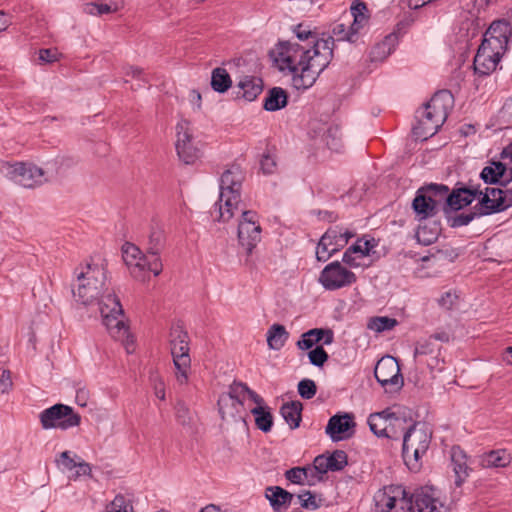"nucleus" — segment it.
<instances>
[{
  "label": "nucleus",
  "instance_id": "obj_35",
  "mask_svg": "<svg viewBox=\"0 0 512 512\" xmlns=\"http://www.w3.org/2000/svg\"><path fill=\"white\" fill-rule=\"evenodd\" d=\"M510 462L511 456L505 449L492 450L481 457V464L486 468H502Z\"/></svg>",
  "mask_w": 512,
  "mask_h": 512
},
{
  "label": "nucleus",
  "instance_id": "obj_10",
  "mask_svg": "<svg viewBox=\"0 0 512 512\" xmlns=\"http://www.w3.org/2000/svg\"><path fill=\"white\" fill-rule=\"evenodd\" d=\"M39 420L45 430L60 429L65 431L79 426L81 416L71 406L57 403L41 411Z\"/></svg>",
  "mask_w": 512,
  "mask_h": 512
},
{
  "label": "nucleus",
  "instance_id": "obj_2",
  "mask_svg": "<svg viewBox=\"0 0 512 512\" xmlns=\"http://www.w3.org/2000/svg\"><path fill=\"white\" fill-rule=\"evenodd\" d=\"M165 247V233L160 227H152L148 236L145 253L136 245L126 243L122 247V256L125 264L129 267L132 276L144 280L145 271L153 273L154 276L161 274L163 264L161 253Z\"/></svg>",
  "mask_w": 512,
  "mask_h": 512
},
{
  "label": "nucleus",
  "instance_id": "obj_9",
  "mask_svg": "<svg viewBox=\"0 0 512 512\" xmlns=\"http://www.w3.org/2000/svg\"><path fill=\"white\" fill-rule=\"evenodd\" d=\"M430 445V437L423 430L411 425L403 435L402 456L410 470L421 467L420 459L426 454Z\"/></svg>",
  "mask_w": 512,
  "mask_h": 512
},
{
  "label": "nucleus",
  "instance_id": "obj_50",
  "mask_svg": "<svg viewBox=\"0 0 512 512\" xmlns=\"http://www.w3.org/2000/svg\"><path fill=\"white\" fill-rule=\"evenodd\" d=\"M339 129L337 126H331L325 134V142L330 150L338 151L341 147L340 140L337 137Z\"/></svg>",
  "mask_w": 512,
  "mask_h": 512
},
{
  "label": "nucleus",
  "instance_id": "obj_47",
  "mask_svg": "<svg viewBox=\"0 0 512 512\" xmlns=\"http://www.w3.org/2000/svg\"><path fill=\"white\" fill-rule=\"evenodd\" d=\"M149 382L154 390L155 396L160 400H165V384L157 371H150Z\"/></svg>",
  "mask_w": 512,
  "mask_h": 512
},
{
  "label": "nucleus",
  "instance_id": "obj_15",
  "mask_svg": "<svg viewBox=\"0 0 512 512\" xmlns=\"http://www.w3.org/2000/svg\"><path fill=\"white\" fill-rule=\"evenodd\" d=\"M370 431L379 438H396L395 427L404 423V420L396 415L391 408L380 412L371 413L367 419Z\"/></svg>",
  "mask_w": 512,
  "mask_h": 512
},
{
  "label": "nucleus",
  "instance_id": "obj_5",
  "mask_svg": "<svg viewBox=\"0 0 512 512\" xmlns=\"http://www.w3.org/2000/svg\"><path fill=\"white\" fill-rule=\"evenodd\" d=\"M439 189L442 196L444 215L463 210L473 203L477 195L481 194V185L471 179L467 183L456 182L452 189L440 183Z\"/></svg>",
  "mask_w": 512,
  "mask_h": 512
},
{
  "label": "nucleus",
  "instance_id": "obj_6",
  "mask_svg": "<svg viewBox=\"0 0 512 512\" xmlns=\"http://www.w3.org/2000/svg\"><path fill=\"white\" fill-rule=\"evenodd\" d=\"M0 173L24 188H35L47 181L44 170L30 162H2Z\"/></svg>",
  "mask_w": 512,
  "mask_h": 512
},
{
  "label": "nucleus",
  "instance_id": "obj_52",
  "mask_svg": "<svg viewBox=\"0 0 512 512\" xmlns=\"http://www.w3.org/2000/svg\"><path fill=\"white\" fill-rule=\"evenodd\" d=\"M393 512H412L411 494L404 488V495L397 497V504Z\"/></svg>",
  "mask_w": 512,
  "mask_h": 512
},
{
  "label": "nucleus",
  "instance_id": "obj_13",
  "mask_svg": "<svg viewBox=\"0 0 512 512\" xmlns=\"http://www.w3.org/2000/svg\"><path fill=\"white\" fill-rule=\"evenodd\" d=\"M318 280L324 289L335 291L356 283L357 276L342 266L339 261H333L323 268Z\"/></svg>",
  "mask_w": 512,
  "mask_h": 512
},
{
  "label": "nucleus",
  "instance_id": "obj_32",
  "mask_svg": "<svg viewBox=\"0 0 512 512\" xmlns=\"http://www.w3.org/2000/svg\"><path fill=\"white\" fill-rule=\"evenodd\" d=\"M303 405L300 401H290L284 403L280 408V414L291 429L299 427L302 419Z\"/></svg>",
  "mask_w": 512,
  "mask_h": 512
},
{
  "label": "nucleus",
  "instance_id": "obj_7",
  "mask_svg": "<svg viewBox=\"0 0 512 512\" xmlns=\"http://www.w3.org/2000/svg\"><path fill=\"white\" fill-rule=\"evenodd\" d=\"M440 183H429L421 186L415 193L412 209L418 221L435 217L443 211Z\"/></svg>",
  "mask_w": 512,
  "mask_h": 512
},
{
  "label": "nucleus",
  "instance_id": "obj_18",
  "mask_svg": "<svg viewBox=\"0 0 512 512\" xmlns=\"http://www.w3.org/2000/svg\"><path fill=\"white\" fill-rule=\"evenodd\" d=\"M334 52V38L328 36L327 38H320L311 48V53L308 54L306 59L312 68L318 73H322L330 64Z\"/></svg>",
  "mask_w": 512,
  "mask_h": 512
},
{
  "label": "nucleus",
  "instance_id": "obj_44",
  "mask_svg": "<svg viewBox=\"0 0 512 512\" xmlns=\"http://www.w3.org/2000/svg\"><path fill=\"white\" fill-rule=\"evenodd\" d=\"M309 467H293L285 472V478L297 485H303L308 477Z\"/></svg>",
  "mask_w": 512,
  "mask_h": 512
},
{
  "label": "nucleus",
  "instance_id": "obj_61",
  "mask_svg": "<svg viewBox=\"0 0 512 512\" xmlns=\"http://www.w3.org/2000/svg\"><path fill=\"white\" fill-rule=\"evenodd\" d=\"M125 75L131 76V77L136 78V79H140V80L146 81L145 78L143 77V75H144L143 69L140 68V67H137V66H128V67H126L125 68Z\"/></svg>",
  "mask_w": 512,
  "mask_h": 512
},
{
  "label": "nucleus",
  "instance_id": "obj_26",
  "mask_svg": "<svg viewBox=\"0 0 512 512\" xmlns=\"http://www.w3.org/2000/svg\"><path fill=\"white\" fill-rule=\"evenodd\" d=\"M507 171V166L501 161H493L490 165L485 166L481 173L480 179L489 185L499 184L506 187L510 180H504V175Z\"/></svg>",
  "mask_w": 512,
  "mask_h": 512
},
{
  "label": "nucleus",
  "instance_id": "obj_40",
  "mask_svg": "<svg viewBox=\"0 0 512 512\" xmlns=\"http://www.w3.org/2000/svg\"><path fill=\"white\" fill-rule=\"evenodd\" d=\"M322 328H313L304 332L300 339L296 342V346L300 350L312 349L314 345L322 341Z\"/></svg>",
  "mask_w": 512,
  "mask_h": 512
},
{
  "label": "nucleus",
  "instance_id": "obj_23",
  "mask_svg": "<svg viewBox=\"0 0 512 512\" xmlns=\"http://www.w3.org/2000/svg\"><path fill=\"white\" fill-rule=\"evenodd\" d=\"M512 27L509 21L495 20L483 35V40H489L490 44L507 50Z\"/></svg>",
  "mask_w": 512,
  "mask_h": 512
},
{
  "label": "nucleus",
  "instance_id": "obj_42",
  "mask_svg": "<svg viewBox=\"0 0 512 512\" xmlns=\"http://www.w3.org/2000/svg\"><path fill=\"white\" fill-rule=\"evenodd\" d=\"M107 512H133L131 498L123 494L116 495L107 506Z\"/></svg>",
  "mask_w": 512,
  "mask_h": 512
},
{
  "label": "nucleus",
  "instance_id": "obj_38",
  "mask_svg": "<svg viewBox=\"0 0 512 512\" xmlns=\"http://www.w3.org/2000/svg\"><path fill=\"white\" fill-rule=\"evenodd\" d=\"M232 86V79L225 68L217 67L211 73V87L215 92L225 93Z\"/></svg>",
  "mask_w": 512,
  "mask_h": 512
},
{
  "label": "nucleus",
  "instance_id": "obj_22",
  "mask_svg": "<svg viewBox=\"0 0 512 512\" xmlns=\"http://www.w3.org/2000/svg\"><path fill=\"white\" fill-rule=\"evenodd\" d=\"M347 464L348 456L343 450H334L328 455H318L313 461L314 469L320 474H326L329 471H342Z\"/></svg>",
  "mask_w": 512,
  "mask_h": 512
},
{
  "label": "nucleus",
  "instance_id": "obj_54",
  "mask_svg": "<svg viewBox=\"0 0 512 512\" xmlns=\"http://www.w3.org/2000/svg\"><path fill=\"white\" fill-rule=\"evenodd\" d=\"M365 257H360L359 254H353L345 251L342 257V262L351 268H359L367 266L363 261Z\"/></svg>",
  "mask_w": 512,
  "mask_h": 512
},
{
  "label": "nucleus",
  "instance_id": "obj_14",
  "mask_svg": "<svg viewBox=\"0 0 512 512\" xmlns=\"http://www.w3.org/2000/svg\"><path fill=\"white\" fill-rule=\"evenodd\" d=\"M374 376L387 392H396L403 386V376L395 358L380 359L374 369Z\"/></svg>",
  "mask_w": 512,
  "mask_h": 512
},
{
  "label": "nucleus",
  "instance_id": "obj_3",
  "mask_svg": "<svg viewBox=\"0 0 512 512\" xmlns=\"http://www.w3.org/2000/svg\"><path fill=\"white\" fill-rule=\"evenodd\" d=\"M454 98L449 90L437 91L430 101L417 111V124L412 133L422 141L435 135L446 121Z\"/></svg>",
  "mask_w": 512,
  "mask_h": 512
},
{
  "label": "nucleus",
  "instance_id": "obj_17",
  "mask_svg": "<svg viewBox=\"0 0 512 512\" xmlns=\"http://www.w3.org/2000/svg\"><path fill=\"white\" fill-rule=\"evenodd\" d=\"M412 512H449L437 496V490L432 486H422L411 493Z\"/></svg>",
  "mask_w": 512,
  "mask_h": 512
},
{
  "label": "nucleus",
  "instance_id": "obj_62",
  "mask_svg": "<svg viewBox=\"0 0 512 512\" xmlns=\"http://www.w3.org/2000/svg\"><path fill=\"white\" fill-rule=\"evenodd\" d=\"M455 299L456 296L452 295L450 292H446L439 299V305L446 309H450L453 306Z\"/></svg>",
  "mask_w": 512,
  "mask_h": 512
},
{
  "label": "nucleus",
  "instance_id": "obj_16",
  "mask_svg": "<svg viewBox=\"0 0 512 512\" xmlns=\"http://www.w3.org/2000/svg\"><path fill=\"white\" fill-rule=\"evenodd\" d=\"M505 51L502 47L494 48L489 40H482L473 61L475 72L483 76L490 75L496 70Z\"/></svg>",
  "mask_w": 512,
  "mask_h": 512
},
{
  "label": "nucleus",
  "instance_id": "obj_49",
  "mask_svg": "<svg viewBox=\"0 0 512 512\" xmlns=\"http://www.w3.org/2000/svg\"><path fill=\"white\" fill-rule=\"evenodd\" d=\"M330 36H333L334 43L339 41H348L350 43L354 42L353 37L350 35L348 26H346L344 23L334 24L332 28V34Z\"/></svg>",
  "mask_w": 512,
  "mask_h": 512
},
{
  "label": "nucleus",
  "instance_id": "obj_11",
  "mask_svg": "<svg viewBox=\"0 0 512 512\" xmlns=\"http://www.w3.org/2000/svg\"><path fill=\"white\" fill-rule=\"evenodd\" d=\"M311 49H307L298 43L290 41H281L276 47V56L274 61L280 71L295 73L299 70V65L306 61Z\"/></svg>",
  "mask_w": 512,
  "mask_h": 512
},
{
  "label": "nucleus",
  "instance_id": "obj_8",
  "mask_svg": "<svg viewBox=\"0 0 512 512\" xmlns=\"http://www.w3.org/2000/svg\"><path fill=\"white\" fill-rule=\"evenodd\" d=\"M170 349L173 363L177 370L176 379L180 385L188 383L191 367L189 336L181 327H175L170 332Z\"/></svg>",
  "mask_w": 512,
  "mask_h": 512
},
{
  "label": "nucleus",
  "instance_id": "obj_27",
  "mask_svg": "<svg viewBox=\"0 0 512 512\" xmlns=\"http://www.w3.org/2000/svg\"><path fill=\"white\" fill-rule=\"evenodd\" d=\"M217 404L219 408V413L223 420H227L230 418L235 422H246V417L248 416V414L246 413V408L243 403L242 407H238L236 406V401L231 400L230 397H219Z\"/></svg>",
  "mask_w": 512,
  "mask_h": 512
},
{
  "label": "nucleus",
  "instance_id": "obj_58",
  "mask_svg": "<svg viewBox=\"0 0 512 512\" xmlns=\"http://www.w3.org/2000/svg\"><path fill=\"white\" fill-rule=\"evenodd\" d=\"M75 457L78 459L75 477L77 478L79 476H91V466L84 460L80 459L77 455H75Z\"/></svg>",
  "mask_w": 512,
  "mask_h": 512
},
{
  "label": "nucleus",
  "instance_id": "obj_55",
  "mask_svg": "<svg viewBox=\"0 0 512 512\" xmlns=\"http://www.w3.org/2000/svg\"><path fill=\"white\" fill-rule=\"evenodd\" d=\"M367 22H368V16H361L358 14L357 16L353 17V22L348 26V29H349L350 35L354 39V42L357 39V35H358L360 29H362Z\"/></svg>",
  "mask_w": 512,
  "mask_h": 512
},
{
  "label": "nucleus",
  "instance_id": "obj_64",
  "mask_svg": "<svg viewBox=\"0 0 512 512\" xmlns=\"http://www.w3.org/2000/svg\"><path fill=\"white\" fill-rule=\"evenodd\" d=\"M39 59L46 63H52L56 60V56L50 49H41L39 51Z\"/></svg>",
  "mask_w": 512,
  "mask_h": 512
},
{
  "label": "nucleus",
  "instance_id": "obj_59",
  "mask_svg": "<svg viewBox=\"0 0 512 512\" xmlns=\"http://www.w3.org/2000/svg\"><path fill=\"white\" fill-rule=\"evenodd\" d=\"M188 413V408L183 403H178L176 407V418L180 424L186 425L188 423Z\"/></svg>",
  "mask_w": 512,
  "mask_h": 512
},
{
  "label": "nucleus",
  "instance_id": "obj_41",
  "mask_svg": "<svg viewBox=\"0 0 512 512\" xmlns=\"http://www.w3.org/2000/svg\"><path fill=\"white\" fill-rule=\"evenodd\" d=\"M249 387L246 383L234 381L230 386L227 393H223L220 397H230L231 400L236 401V406L242 407L245 405V399L248 395Z\"/></svg>",
  "mask_w": 512,
  "mask_h": 512
},
{
  "label": "nucleus",
  "instance_id": "obj_39",
  "mask_svg": "<svg viewBox=\"0 0 512 512\" xmlns=\"http://www.w3.org/2000/svg\"><path fill=\"white\" fill-rule=\"evenodd\" d=\"M451 228H459L470 224L474 219L481 218L473 207L465 212H450L444 215Z\"/></svg>",
  "mask_w": 512,
  "mask_h": 512
},
{
  "label": "nucleus",
  "instance_id": "obj_63",
  "mask_svg": "<svg viewBox=\"0 0 512 512\" xmlns=\"http://www.w3.org/2000/svg\"><path fill=\"white\" fill-rule=\"evenodd\" d=\"M12 385L10 371L2 370L0 372V389L5 391L9 386Z\"/></svg>",
  "mask_w": 512,
  "mask_h": 512
},
{
  "label": "nucleus",
  "instance_id": "obj_28",
  "mask_svg": "<svg viewBox=\"0 0 512 512\" xmlns=\"http://www.w3.org/2000/svg\"><path fill=\"white\" fill-rule=\"evenodd\" d=\"M292 74V84L297 90H306L314 85L320 73L305 61L303 65H299V70Z\"/></svg>",
  "mask_w": 512,
  "mask_h": 512
},
{
  "label": "nucleus",
  "instance_id": "obj_31",
  "mask_svg": "<svg viewBox=\"0 0 512 512\" xmlns=\"http://www.w3.org/2000/svg\"><path fill=\"white\" fill-rule=\"evenodd\" d=\"M242 90V97L247 101H254L263 91V81L255 76H244L238 83Z\"/></svg>",
  "mask_w": 512,
  "mask_h": 512
},
{
  "label": "nucleus",
  "instance_id": "obj_25",
  "mask_svg": "<svg viewBox=\"0 0 512 512\" xmlns=\"http://www.w3.org/2000/svg\"><path fill=\"white\" fill-rule=\"evenodd\" d=\"M451 462L455 473V485L460 487L469 476L471 470L467 464V455L460 446L451 448Z\"/></svg>",
  "mask_w": 512,
  "mask_h": 512
},
{
  "label": "nucleus",
  "instance_id": "obj_12",
  "mask_svg": "<svg viewBox=\"0 0 512 512\" xmlns=\"http://www.w3.org/2000/svg\"><path fill=\"white\" fill-rule=\"evenodd\" d=\"M261 226L259 216L255 211H242L241 220L238 224V242L251 255L258 243L261 241Z\"/></svg>",
  "mask_w": 512,
  "mask_h": 512
},
{
  "label": "nucleus",
  "instance_id": "obj_60",
  "mask_svg": "<svg viewBox=\"0 0 512 512\" xmlns=\"http://www.w3.org/2000/svg\"><path fill=\"white\" fill-rule=\"evenodd\" d=\"M91 7H92V9L90 10V13L95 14V15L108 14L112 11L110 5L103 4V3H101V4L92 3Z\"/></svg>",
  "mask_w": 512,
  "mask_h": 512
},
{
  "label": "nucleus",
  "instance_id": "obj_43",
  "mask_svg": "<svg viewBox=\"0 0 512 512\" xmlns=\"http://www.w3.org/2000/svg\"><path fill=\"white\" fill-rule=\"evenodd\" d=\"M397 324L396 319L382 316L371 318L368 327L376 332H383L393 329Z\"/></svg>",
  "mask_w": 512,
  "mask_h": 512
},
{
  "label": "nucleus",
  "instance_id": "obj_51",
  "mask_svg": "<svg viewBox=\"0 0 512 512\" xmlns=\"http://www.w3.org/2000/svg\"><path fill=\"white\" fill-rule=\"evenodd\" d=\"M293 31H294L296 37L300 41H305V40L311 39V42L314 45L317 40H320V38H317V35L315 32L311 31L309 29V27L304 26L303 24L296 25L294 27Z\"/></svg>",
  "mask_w": 512,
  "mask_h": 512
},
{
  "label": "nucleus",
  "instance_id": "obj_4",
  "mask_svg": "<svg viewBox=\"0 0 512 512\" xmlns=\"http://www.w3.org/2000/svg\"><path fill=\"white\" fill-rule=\"evenodd\" d=\"M245 174L239 165L233 164L225 170L220 178L219 202L224 203V208L220 204L215 212L218 213L217 220L221 222L229 221L238 209L241 202V188Z\"/></svg>",
  "mask_w": 512,
  "mask_h": 512
},
{
  "label": "nucleus",
  "instance_id": "obj_57",
  "mask_svg": "<svg viewBox=\"0 0 512 512\" xmlns=\"http://www.w3.org/2000/svg\"><path fill=\"white\" fill-rule=\"evenodd\" d=\"M60 458L56 460L58 464L63 465V467L69 471L73 470L77 467L78 461L71 457L70 451H64L60 454Z\"/></svg>",
  "mask_w": 512,
  "mask_h": 512
},
{
  "label": "nucleus",
  "instance_id": "obj_20",
  "mask_svg": "<svg viewBox=\"0 0 512 512\" xmlns=\"http://www.w3.org/2000/svg\"><path fill=\"white\" fill-rule=\"evenodd\" d=\"M346 245V240L341 238L340 227L329 228L320 238L316 247V258L320 262H326Z\"/></svg>",
  "mask_w": 512,
  "mask_h": 512
},
{
  "label": "nucleus",
  "instance_id": "obj_21",
  "mask_svg": "<svg viewBox=\"0 0 512 512\" xmlns=\"http://www.w3.org/2000/svg\"><path fill=\"white\" fill-rule=\"evenodd\" d=\"M355 426L353 414H336L329 419L325 433L333 442H337L350 437Z\"/></svg>",
  "mask_w": 512,
  "mask_h": 512
},
{
  "label": "nucleus",
  "instance_id": "obj_36",
  "mask_svg": "<svg viewBox=\"0 0 512 512\" xmlns=\"http://www.w3.org/2000/svg\"><path fill=\"white\" fill-rule=\"evenodd\" d=\"M398 44V35L390 33L384 39L377 43L372 49V57L374 60L386 59L395 49Z\"/></svg>",
  "mask_w": 512,
  "mask_h": 512
},
{
  "label": "nucleus",
  "instance_id": "obj_56",
  "mask_svg": "<svg viewBox=\"0 0 512 512\" xmlns=\"http://www.w3.org/2000/svg\"><path fill=\"white\" fill-rule=\"evenodd\" d=\"M261 170L264 174H272L276 170V160L275 157L269 153H265L262 155L260 160Z\"/></svg>",
  "mask_w": 512,
  "mask_h": 512
},
{
  "label": "nucleus",
  "instance_id": "obj_33",
  "mask_svg": "<svg viewBox=\"0 0 512 512\" xmlns=\"http://www.w3.org/2000/svg\"><path fill=\"white\" fill-rule=\"evenodd\" d=\"M287 103V92L281 87H273L264 99L263 108L270 112L278 111L286 107Z\"/></svg>",
  "mask_w": 512,
  "mask_h": 512
},
{
  "label": "nucleus",
  "instance_id": "obj_30",
  "mask_svg": "<svg viewBox=\"0 0 512 512\" xmlns=\"http://www.w3.org/2000/svg\"><path fill=\"white\" fill-rule=\"evenodd\" d=\"M476 199L478 202L473 208L480 217L505 211L506 205H503V201L488 196L487 193L483 192V189H481V194L477 195Z\"/></svg>",
  "mask_w": 512,
  "mask_h": 512
},
{
  "label": "nucleus",
  "instance_id": "obj_29",
  "mask_svg": "<svg viewBox=\"0 0 512 512\" xmlns=\"http://www.w3.org/2000/svg\"><path fill=\"white\" fill-rule=\"evenodd\" d=\"M265 496L275 512L286 510L293 499V494L280 486L267 487Z\"/></svg>",
  "mask_w": 512,
  "mask_h": 512
},
{
  "label": "nucleus",
  "instance_id": "obj_45",
  "mask_svg": "<svg viewBox=\"0 0 512 512\" xmlns=\"http://www.w3.org/2000/svg\"><path fill=\"white\" fill-rule=\"evenodd\" d=\"M308 358L312 365L322 367L328 361L329 355L322 345H317L308 352Z\"/></svg>",
  "mask_w": 512,
  "mask_h": 512
},
{
  "label": "nucleus",
  "instance_id": "obj_34",
  "mask_svg": "<svg viewBox=\"0 0 512 512\" xmlns=\"http://www.w3.org/2000/svg\"><path fill=\"white\" fill-rule=\"evenodd\" d=\"M266 336L268 347L279 351L285 346L289 338V332L284 325L275 323L269 327Z\"/></svg>",
  "mask_w": 512,
  "mask_h": 512
},
{
  "label": "nucleus",
  "instance_id": "obj_19",
  "mask_svg": "<svg viewBox=\"0 0 512 512\" xmlns=\"http://www.w3.org/2000/svg\"><path fill=\"white\" fill-rule=\"evenodd\" d=\"M177 141L175 144L179 159L185 164H193L199 157V149L196 148L192 139L193 136L189 130V122L183 121L177 124Z\"/></svg>",
  "mask_w": 512,
  "mask_h": 512
},
{
  "label": "nucleus",
  "instance_id": "obj_37",
  "mask_svg": "<svg viewBox=\"0 0 512 512\" xmlns=\"http://www.w3.org/2000/svg\"><path fill=\"white\" fill-rule=\"evenodd\" d=\"M254 416L256 427L264 433L270 432L273 426V416L267 406H255L250 409Z\"/></svg>",
  "mask_w": 512,
  "mask_h": 512
},
{
  "label": "nucleus",
  "instance_id": "obj_24",
  "mask_svg": "<svg viewBox=\"0 0 512 512\" xmlns=\"http://www.w3.org/2000/svg\"><path fill=\"white\" fill-rule=\"evenodd\" d=\"M400 495H404V487L400 485H391L385 487L383 491H379L375 496L376 512H393L397 504V497Z\"/></svg>",
  "mask_w": 512,
  "mask_h": 512
},
{
  "label": "nucleus",
  "instance_id": "obj_48",
  "mask_svg": "<svg viewBox=\"0 0 512 512\" xmlns=\"http://www.w3.org/2000/svg\"><path fill=\"white\" fill-rule=\"evenodd\" d=\"M298 393L303 399H312L317 393V386L311 379H302L298 383Z\"/></svg>",
  "mask_w": 512,
  "mask_h": 512
},
{
  "label": "nucleus",
  "instance_id": "obj_46",
  "mask_svg": "<svg viewBox=\"0 0 512 512\" xmlns=\"http://www.w3.org/2000/svg\"><path fill=\"white\" fill-rule=\"evenodd\" d=\"M439 350L440 347L437 346L434 343V341L429 337L428 339H424L422 341L417 342L414 350V356L417 357L421 355H431Z\"/></svg>",
  "mask_w": 512,
  "mask_h": 512
},
{
  "label": "nucleus",
  "instance_id": "obj_1",
  "mask_svg": "<svg viewBox=\"0 0 512 512\" xmlns=\"http://www.w3.org/2000/svg\"><path fill=\"white\" fill-rule=\"evenodd\" d=\"M77 289H72L75 300L83 305L98 301L99 310L110 335L116 340L128 338L129 328L124 322V310L119 297L110 288L103 265L87 264L77 275Z\"/></svg>",
  "mask_w": 512,
  "mask_h": 512
},
{
  "label": "nucleus",
  "instance_id": "obj_53",
  "mask_svg": "<svg viewBox=\"0 0 512 512\" xmlns=\"http://www.w3.org/2000/svg\"><path fill=\"white\" fill-rule=\"evenodd\" d=\"M298 498L301 500V506L305 509L316 510L321 506L309 490L304 491L303 494H299Z\"/></svg>",
  "mask_w": 512,
  "mask_h": 512
}]
</instances>
